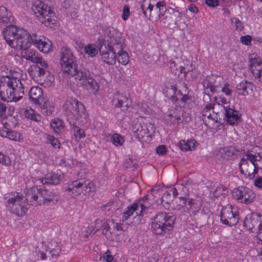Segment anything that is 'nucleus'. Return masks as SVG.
I'll return each mask as SVG.
<instances>
[{
  "instance_id": "nucleus-1",
  "label": "nucleus",
  "mask_w": 262,
  "mask_h": 262,
  "mask_svg": "<svg viewBox=\"0 0 262 262\" xmlns=\"http://www.w3.org/2000/svg\"><path fill=\"white\" fill-rule=\"evenodd\" d=\"M3 34L7 43L13 49H26L32 43L46 54L52 49V43L48 38L36 34L31 35L26 30L15 25L7 26L4 29Z\"/></svg>"
},
{
  "instance_id": "nucleus-2",
  "label": "nucleus",
  "mask_w": 262,
  "mask_h": 262,
  "mask_svg": "<svg viewBox=\"0 0 262 262\" xmlns=\"http://www.w3.org/2000/svg\"><path fill=\"white\" fill-rule=\"evenodd\" d=\"M24 84L13 76H6L0 80V98L7 102H17L24 95Z\"/></svg>"
},
{
  "instance_id": "nucleus-3",
  "label": "nucleus",
  "mask_w": 262,
  "mask_h": 262,
  "mask_svg": "<svg viewBox=\"0 0 262 262\" xmlns=\"http://www.w3.org/2000/svg\"><path fill=\"white\" fill-rule=\"evenodd\" d=\"M62 108L70 124L78 123L82 125L88 121V114L84 106L76 98H68L63 102Z\"/></svg>"
},
{
  "instance_id": "nucleus-4",
  "label": "nucleus",
  "mask_w": 262,
  "mask_h": 262,
  "mask_svg": "<svg viewBox=\"0 0 262 262\" xmlns=\"http://www.w3.org/2000/svg\"><path fill=\"white\" fill-rule=\"evenodd\" d=\"M26 197L17 192H11L5 196V204L8 210L17 216H23L28 211L27 190Z\"/></svg>"
},
{
  "instance_id": "nucleus-5",
  "label": "nucleus",
  "mask_w": 262,
  "mask_h": 262,
  "mask_svg": "<svg viewBox=\"0 0 262 262\" xmlns=\"http://www.w3.org/2000/svg\"><path fill=\"white\" fill-rule=\"evenodd\" d=\"M174 220L175 217L171 213L160 212L152 219L151 231L157 235H163L172 229Z\"/></svg>"
},
{
  "instance_id": "nucleus-6",
  "label": "nucleus",
  "mask_w": 262,
  "mask_h": 262,
  "mask_svg": "<svg viewBox=\"0 0 262 262\" xmlns=\"http://www.w3.org/2000/svg\"><path fill=\"white\" fill-rule=\"evenodd\" d=\"M27 196L33 205H40L45 203L55 204L60 199L59 195L47 189H40L32 187L27 189Z\"/></svg>"
},
{
  "instance_id": "nucleus-7",
  "label": "nucleus",
  "mask_w": 262,
  "mask_h": 262,
  "mask_svg": "<svg viewBox=\"0 0 262 262\" xmlns=\"http://www.w3.org/2000/svg\"><path fill=\"white\" fill-rule=\"evenodd\" d=\"M142 12L147 18H160L166 11V4L163 0H143L140 6Z\"/></svg>"
},
{
  "instance_id": "nucleus-8",
  "label": "nucleus",
  "mask_w": 262,
  "mask_h": 262,
  "mask_svg": "<svg viewBox=\"0 0 262 262\" xmlns=\"http://www.w3.org/2000/svg\"><path fill=\"white\" fill-rule=\"evenodd\" d=\"M105 33L110 38L108 41L116 45L118 62L122 65H127L129 61V57L127 52L123 50L124 45L121 42V33L113 27L107 28Z\"/></svg>"
},
{
  "instance_id": "nucleus-9",
  "label": "nucleus",
  "mask_w": 262,
  "mask_h": 262,
  "mask_svg": "<svg viewBox=\"0 0 262 262\" xmlns=\"http://www.w3.org/2000/svg\"><path fill=\"white\" fill-rule=\"evenodd\" d=\"M255 160L256 159L254 154L249 152L241 159L238 164L239 170L245 178L253 179L258 173L259 165L256 164Z\"/></svg>"
},
{
  "instance_id": "nucleus-10",
  "label": "nucleus",
  "mask_w": 262,
  "mask_h": 262,
  "mask_svg": "<svg viewBox=\"0 0 262 262\" xmlns=\"http://www.w3.org/2000/svg\"><path fill=\"white\" fill-rule=\"evenodd\" d=\"M32 10L40 21L46 26L52 27L51 25L55 23V13L43 2L41 1L35 2L33 5Z\"/></svg>"
},
{
  "instance_id": "nucleus-11",
  "label": "nucleus",
  "mask_w": 262,
  "mask_h": 262,
  "mask_svg": "<svg viewBox=\"0 0 262 262\" xmlns=\"http://www.w3.org/2000/svg\"><path fill=\"white\" fill-rule=\"evenodd\" d=\"M94 188V184L90 180L80 179L71 182L66 188V191L76 196L81 193L89 194Z\"/></svg>"
},
{
  "instance_id": "nucleus-12",
  "label": "nucleus",
  "mask_w": 262,
  "mask_h": 262,
  "mask_svg": "<svg viewBox=\"0 0 262 262\" xmlns=\"http://www.w3.org/2000/svg\"><path fill=\"white\" fill-rule=\"evenodd\" d=\"M221 221L226 225L232 226L238 222L239 213L236 206L228 205L222 208L221 212Z\"/></svg>"
},
{
  "instance_id": "nucleus-13",
  "label": "nucleus",
  "mask_w": 262,
  "mask_h": 262,
  "mask_svg": "<svg viewBox=\"0 0 262 262\" xmlns=\"http://www.w3.org/2000/svg\"><path fill=\"white\" fill-rule=\"evenodd\" d=\"M60 64L64 72L70 74L77 68L76 61L72 51L66 47L61 51Z\"/></svg>"
},
{
  "instance_id": "nucleus-14",
  "label": "nucleus",
  "mask_w": 262,
  "mask_h": 262,
  "mask_svg": "<svg viewBox=\"0 0 262 262\" xmlns=\"http://www.w3.org/2000/svg\"><path fill=\"white\" fill-rule=\"evenodd\" d=\"M232 196L238 202L249 204L253 202L256 198V194L251 189L241 186L234 188L232 192Z\"/></svg>"
},
{
  "instance_id": "nucleus-15",
  "label": "nucleus",
  "mask_w": 262,
  "mask_h": 262,
  "mask_svg": "<svg viewBox=\"0 0 262 262\" xmlns=\"http://www.w3.org/2000/svg\"><path fill=\"white\" fill-rule=\"evenodd\" d=\"M215 108L220 110L224 115V119L230 125L237 124L241 120V115L238 111L230 107L229 105H222L219 103L215 104Z\"/></svg>"
},
{
  "instance_id": "nucleus-16",
  "label": "nucleus",
  "mask_w": 262,
  "mask_h": 262,
  "mask_svg": "<svg viewBox=\"0 0 262 262\" xmlns=\"http://www.w3.org/2000/svg\"><path fill=\"white\" fill-rule=\"evenodd\" d=\"M107 45L104 44L100 49V53L102 61L107 65H114L116 62L117 48L116 45L110 42Z\"/></svg>"
},
{
  "instance_id": "nucleus-17",
  "label": "nucleus",
  "mask_w": 262,
  "mask_h": 262,
  "mask_svg": "<svg viewBox=\"0 0 262 262\" xmlns=\"http://www.w3.org/2000/svg\"><path fill=\"white\" fill-rule=\"evenodd\" d=\"M15 49V50H24L21 52L22 57L26 59L27 60L30 61L34 63L37 64L35 66V68L37 70V68L36 66H39L40 67H48V62L44 59L38 53L37 51L34 49Z\"/></svg>"
},
{
  "instance_id": "nucleus-18",
  "label": "nucleus",
  "mask_w": 262,
  "mask_h": 262,
  "mask_svg": "<svg viewBox=\"0 0 262 262\" xmlns=\"http://www.w3.org/2000/svg\"><path fill=\"white\" fill-rule=\"evenodd\" d=\"M220 113V110L215 108V104H207L202 111L203 119L206 125L209 127L213 126L217 122L219 114Z\"/></svg>"
},
{
  "instance_id": "nucleus-19",
  "label": "nucleus",
  "mask_w": 262,
  "mask_h": 262,
  "mask_svg": "<svg viewBox=\"0 0 262 262\" xmlns=\"http://www.w3.org/2000/svg\"><path fill=\"white\" fill-rule=\"evenodd\" d=\"M249 67L251 72L255 78H259L262 82V60L259 56L255 53L249 55Z\"/></svg>"
},
{
  "instance_id": "nucleus-20",
  "label": "nucleus",
  "mask_w": 262,
  "mask_h": 262,
  "mask_svg": "<svg viewBox=\"0 0 262 262\" xmlns=\"http://www.w3.org/2000/svg\"><path fill=\"white\" fill-rule=\"evenodd\" d=\"M139 207L141 208V210L137 214L140 216H143L146 211L147 205L145 203H142L141 202L135 203L127 208L126 211L124 213L122 219L123 221L127 220L130 216L133 215L134 212L137 211Z\"/></svg>"
},
{
  "instance_id": "nucleus-21",
  "label": "nucleus",
  "mask_w": 262,
  "mask_h": 262,
  "mask_svg": "<svg viewBox=\"0 0 262 262\" xmlns=\"http://www.w3.org/2000/svg\"><path fill=\"white\" fill-rule=\"evenodd\" d=\"M37 68L38 76L40 78L41 80H43V83L47 86H50L53 85L54 83L55 78L53 74H52L49 71V64L48 67H40L39 66H36Z\"/></svg>"
},
{
  "instance_id": "nucleus-22",
  "label": "nucleus",
  "mask_w": 262,
  "mask_h": 262,
  "mask_svg": "<svg viewBox=\"0 0 262 262\" xmlns=\"http://www.w3.org/2000/svg\"><path fill=\"white\" fill-rule=\"evenodd\" d=\"M30 101L36 105H40L44 100L43 91L39 86H33L29 91Z\"/></svg>"
},
{
  "instance_id": "nucleus-23",
  "label": "nucleus",
  "mask_w": 262,
  "mask_h": 262,
  "mask_svg": "<svg viewBox=\"0 0 262 262\" xmlns=\"http://www.w3.org/2000/svg\"><path fill=\"white\" fill-rule=\"evenodd\" d=\"M63 178V175L61 171L59 172H51L47 174L43 178L39 179L37 181L42 184L57 185Z\"/></svg>"
},
{
  "instance_id": "nucleus-24",
  "label": "nucleus",
  "mask_w": 262,
  "mask_h": 262,
  "mask_svg": "<svg viewBox=\"0 0 262 262\" xmlns=\"http://www.w3.org/2000/svg\"><path fill=\"white\" fill-rule=\"evenodd\" d=\"M112 103L115 108L122 107L124 109L127 110L130 105V102L126 96L116 93L114 94V98L112 100Z\"/></svg>"
},
{
  "instance_id": "nucleus-25",
  "label": "nucleus",
  "mask_w": 262,
  "mask_h": 262,
  "mask_svg": "<svg viewBox=\"0 0 262 262\" xmlns=\"http://www.w3.org/2000/svg\"><path fill=\"white\" fill-rule=\"evenodd\" d=\"M70 75L74 77L77 84L80 85L91 76L89 70L86 69H82L80 70H78L77 68L75 69L73 73L72 72Z\"/></svg>"
},
{
  "instance_id": "nucleus-26",
  "label": "nucleus",
  "mask_w": 262,
  "mask_h": 262,
  "mask_svg": "<svg viewBox=\"0 0 262 262\" xmlns=\"http://www.w3.org/2000/svg\"><path fill=\"white\" fill-rule=\"evenodd\" d=\"M253 88V83L247 80H243L236 87L237 93L244 96L252 93Z\"/></svg>"
},
{
  "instance_id": "nucleus-27",
  "label": "nucleus",
  "mask_w": 262,
  "mask_h": 262,
  "mask_svg": "<svg viewBox=\"0 0 262 262\" xmlns=\"http://www.w3.org/2000/svg\"><path fill=\"white\" fill-rule=\"evenodd\" d=\"M81 86H83L86 90L90 91L91 93L95 94L99 89V86L98 83L94 79L92 76L85 81Z\"/></svg>"
},
{
  "instance_id": "nucleus-28",
  "label": "nucleus",
  "mask_w": 262,
  "mask_h": 262,
  "mask_svg": "<svg viewBox=\"0 0 262 262\" xmlns=\"http://www.w3.org/2000/svg\"><path fill=\"white\" fill-rule=\"evenodd\" d=\"M47 243L48 255H50L52 257L58 256L61 251L58 242L56 241L52 240L50 242H47Z\"/></svg>"
},
{
  "instance_id": "nucleus-29",
  "label": "nucleus",
  "mask_w": 262,
  "mask_h": 262,
  "mask_svg": "<svg viewBox=\"0 0 262 262\" xmlns=\"http://www.w3.org/2000/svg\"><path fill=\"white\" fill-rule=\"evenodd\" d=\"M233 149L231 147H224L219 149L217 156L225 160H228L234 156Z\"/></svg>"
},
{
  "instance_id": "nucleus-30",
  "label": "nucleus",
  "mask_w": 262,
  "mask_h": 262,
  "mask_svg": "<svg viewBox=\"0 0 262 262\" xmlns=\"http://www.w3.org/2000/svg\"><path fill=\"white\" fill-rule=\"evenodd\" d=\"M25 116L32 120L39 122L41 120V116L31 107H27L24 111Z\"/></svg>"
},
{
  "instance_id": "nucleus-31",
  "label": "nucleus",
  "mask_w": 262,
  "mask_h": 262,
  "mask_svg": "<svg viewBox=\"0 0 262 262\" xmlns=\"http://www.w3.org/2000/svg\"><path fill=\"white\" fill-rule=\"evenodd\" d=\"M196 141L193 139L181 140L179 143V147L182 150H192L196 147Z\"/></svg>"
},
{
  "instance_id": "nucleus-32",
  "label": "nucleus",
  "mask_w": 262,
  "mask_h": 262,
  "mask_svg": "<svg viewBox=\"0 0 262 262\" xmlns=\"http://www.w3.org/2000/svg\"><path fill=\"white\" fill-rule=\"evenodd\" d=\"M135 132H136V137L139 141L146 137L147 138L149 136V129L146 125L144 124L139 125Z\"/></svg>"
},
{
  "instance_id": "nucleus-33",
  "label": "nucleus",
  "mask_w": 262,
  "mask_h": 262,
  "mask_svg": "<svg viewBox=\"0 0 262 262\" xmlns=\"http://www.w3.org/2000/svg\"><path fill=\"white\" fill-rule=\"evenodd\" d=\"M218 79L220 88H222L221 92L224 93L226 96L231 97L233 93L231 85L228 83L225 82L221 77H218Z\"/></svg>"
},
{
  "instance_id": "nucleus-34",
  "label": "nucleus",
  "mask_w": 262,
  "mask_h": 262,
  "mask_svg": "<svg viewBox=\"0 0 262 262\" xmlns=\"http://www.w3.org/2000/svg\"><path fill=\"white\" fill-rule=\"evenodd\" d=\"M187 205V209L191 214L195 215L200 209V204L192 199L188 201Z\"/></svg>"
},
{
  "instance_id": "nucleus-35",
  "label": "nucleus",
  "mask_w": 262,
  "mask_h": 262,
  "mask_svg": "<svg viewBox=\"0 0 262 262\" xmlns=\"http://www.w3.org/2000/svg\"><path fill=\"white\" fill-rule=\"evenodd\" d=\"M11 13L8 11L5 7H0V21L5 24H8L11 22Z\"/></svg>"
},
{
  "instance_id": "nucleus-36",
  "label": "nucleus",
  "mask_w": 262,
  "mask_h": 262,
  "mask_svg": "<svg viewBox=\"0 0 262 262\" xmlns=\"http://www.w3.org/2000/svg\"><path fill=\"white\" fill-rule=\"evenodd\" d=\"M38 254L40 255V258L42 259H45L47 258V253H48L47 242H42L39 244L36 248Z\"/></svg>"
},
{
  "instance_id": "nucleus-37",
  "label": "nucleus",
  "mask_w": 262,
  "mask_h": 262,
  "mask_svg": "<svg viewBox=\"0 0 262 262\" xmlns=\"http://www.w3.org/2000/svg\"><path fill=\"white\" fill-rule=\"evenodd\" d=\"M50 125L56 134H59L61 129L63 128V122L62 120L55 118L52 120Z\"/></svg>"
},
{
  "instance_id": "nucleus-38",
  "label": "nucleus",
  "mask_w": 262,
  "mask_h": 262,
  "mask_svg": "<svg viewBox=\"0 0 262 262\" xmlns=\"http://www.w3.org/2000/svg\"><path fill=\"white\" fill-rule=\"evenodd\" d=\"M110 141L116 146H120L124 142L123 138L119 134L115 133L108 135Z\"/></svg>"
},
{
  "instance_id": "nucleus-39",
  "label": "nucleus",
  "mask_w": 262,
  "mask_h": 262,
  "mask_svg": "<svg viewBox=\"0 0 262 262\" xmlns=\"http://www.w3.org/2000/svg\"><path fill=\"white\" fill-rule=\"evenodd\" d=\"M40 107L44 110V113L46 115H50L52 114L54 107L48 99L45 100L44 98L43 101L39 105Z\"/></svg>"
},
{
  "instance_id": "nucleus-40",
  "label": "nucleus",
  "mask_w": 262,
  "mask_h": 262,
  "mask_svg": "<svg viewBox=\"0 0 262 262\" xmlns=\"http://www.w3.org/2000/svg\"><path fill=\"white\" fill-rule=\"evenodd\" d=\"M84 52L89 56L95 57L98 53L97 46L95 44H88L84 47Z\"/></svg>"
},
{
  "instance_id": "nucleus-41",
  "label": "nucleus",
  "mask_w": 262,
  "mask_h": 262,
  "mask_svg": "<svg viewBox=\"0 0 262 262\" xmlns=\"http://www.w3.org/2000/svg\"><path fill=\"white\" fill-rule=\"evenodd\" d=\"M147 262H173V258L171 256L163 258L158 254H154L148 258Z\"/></svg>"
},
{
  "instance_id": "nucleus-42",
  "label": "nucleus",
  "mask_w": 262,
  "mask_h": 262,
  "mask_svg": "<svg viewBox=\"0 0 262 262\" xmlns=\"http://www.w3.org/2000/svg\"><path fill=\"white\" fill-rule=\"evenodd\" d=\"M6 138L15 141H20L23 139L22 135L17 132L9 130Z\"/></svg>"
},
{
  "instance_id": "nucleus-43",
  "label": "nucleus",
  "mask_w": 262,
  "mask_h": 262,
  "mask_svg": "<svg viewBox=\"0 0 262 262\" xmlns=\"http://www.w3.org/2000/svg\"><path fill=\"white\" fill-rule=\"evenodd\" d=\"M73 126L72 129L73 130L74 136L79 139L84 138L85 137V134L83 129L80 128L77 126L76 124H72Z\"/></svg>"
},
{
  "instance_id": "nucleus-44",
  "label": "nucleus",
  "mask_w": 262,
  "mask_h": 262,
  "mask_svg": "<svg viewBox=\"0 0 262 262\" xmlns=\"http://www.w3.org/2000/svg\"><path fill=\"white\" fill-rule=\"evenodd\" d=\"M245 225L249 229L254 228L258 224L257 219H254L251 216H247L244 220Z\"/></svg>"
},
{
  "instance_id": "nucleus-45",
  "label": "nucleus",
  "mask_w": 262,
  "mask_h": 262,
  "mask_svg": "<svg viewBox=\"0 0 262 262\" xmlns=\"http://www.w3.org/2000/svg\"><path fill=\"white\" fill-rule=\"evenodd\" d=\"M47 143L51 144L54 148H59L60 143L58 140L53 136L47 135Z\"/></svg>"
},
{
  "instance_id": "nucleus-46",
  "label": "nucleus",
  "mask_w": 262,
  "mask_h": 262,
  "mask_svg": "<svg viewBox=\"0 0 262 262\" xmlns=\"http://www.w3.org/2000/svg\"><path fill=\"white\" fill-rule=\"evenodd\" d=\"M231 24L235 26V30L240 31L244 28L243 23L236 17H232L231 18Z\"/></svg>"
},
{
  "instance_id": "nucleus-47",
  "label": "nucleus",
  "mask_w": 262,
  "mask_h": 262,
  "mask_svg": "<svg viewBox=\"0 0 262 262\" xmlns=\"http://www.w3.org/2000/svg\"><path fill=\"white\" fill-rule=\"evenodd\" d=\"M218 77L213 84L209 82L207 85V89H209L211 93H216L218 92L220 88V84L218 81Z\"/></svg>"
},
{
  "instance_id": "nucleus-48",
  "label": "nucleus",
  "mask_w": 262,
  "mask_h": 262,
  "mask_svg": "<svg viewBox=\"0 0 262 262\" xmlns=\"http://www.w3.org/2000/svg\"><path fill=\"white\" fill-rule=\"evenodd\" d=\"M218 77L213 84L209 82L207 85V89H209L211 93H216L218 92L220 88V84L218 81Z\"/></svg>"
},
{
  "instance_id": "nucleus-49",
  "label": "nucleus",
  "mask_w": 262,
  "mask_h": 262,
  "mask_svg": "<svg viewBox=\"0 0 262 262\" xmlns=\"http://www.w3.org/2000/svg\"><path fill=\"white\" fill-rule=\"evenodd\" d=\"M101 259L104 262H116V260L114 258L108 250L106 251L104 255L101 257Z\"/></svg>"
},
{
  "instance_id": "nucleus-50",
  "label": "nucleus",
  "mask_w": 262,
  "mask_h": 262,
  "mask_svg": "<svg viewBox=\"0 0 262 262\" xmlns=\"http://www.w3.org/2000/svg\"><path fill=\"white\" fill-rule=\"evenodd\" d=\"M169 90L171 91L173 93V95H172L170 98L171 101L173 102L177 101L178 99V96L182 95L181 92L178 90L177 88L174 86H172Z\"/></svg>"
},
{
  "instance_id": "nucleus-51",
  "label": "nucleus",
  "mask_w": 262,
  "mask_h": 262,
  "mask_svg": "<svg viewBox=\"0 0 262 262\" xmlns=\"http://www.w3.org/2000/svg\"><path fill=\"white\" fill-rule=\"evenodd\" d=\"M172 201V199L171 196L170 192L166 191L164 192L161 198V202L162 203H165V204H169Z\"/></svg>"
},
{
  "instance_id": "nucleus-52",
  "label": "nucleus",
  "mask_w": 262,
  "mask_h": 262,
  "mask_svg": "<svg viewBox=\"0 0 262 262\" xmlns=\"http://www.w3.org/2000/svg\"><path fill=\"white\" fill-rule=\"evenodd\" d=\"M0 164L8 166L10 164L9 158L0 151Z\"/></svg>"
},
{
  "instance_id": "nucleus-53",
  "label": "nucleus",
  "mask_w": 262,
  "mask_h": 262,
  "mask_svg": "<svg viewBox=\"0 0 262 262\" xmlns=\"http://www.w3.org/2000/svg\"><path fill=\"white\" fill-rule=\"evenodd\" d=\"M240 40L243 45L249 46L251 43L252 37L249 35L242 36L240 38Z\"/></svg>"
},
{
  "instance_id": "nucleus-54",
  "label": "nucleus",
  "mask_w": 262,
  "mask_h": 262,
  "mask_svg": "<svg viewBox=\"0 0 262 262\" xmlns=\"http://www.w3.org/2000/svg\"><path fill=\"white\" fill-rule=\"evenodd\" d=\"M7 107L5 104L0 102V119L5 118Z\"/></svg>"
},
{
  "instance_id": "nucleus-55",
  "label": "nucleus",
  "mask_w": 262,
  "mask_h": 262,
  "mask_svg": "<svg viewBox=\"0 0 262 262\" xmlns=\"http://www.w3.org/2000/svg\"><path fill=\"white\" fill-rule=\"evenodd\" d=\"M166 120L170 122L171 124L175 123L176 122L180 119V117L177 115L173 116V114H169L166 116Z\"/></svg>"
},
{
  "instance_id": "nucleus-56",
  "label": "nucleus",
  "mask_w": 262,
  "mask_h": 262,
  "mask_svg": "<svg viewBox=\"0 0 262 262\" xmlns=\"http://www.w3.org/2000/svg\"><path fill=\"white\" fill-rule=\"evenodd\" d=\"M226 190L224 187L222 186L217 187L216 189L213 192V195L215 197H219L221 195L224 193V192Z\"/></svg>"
},
{
  "instance_id": "nucleus-57",
  "label": "nucleus",
  "mask_w": 262,
  "mask_h": 262,
  "mask_svg": "<svg viewBox=\"0 0 262 262\" xmlns=\"http://www.w3.org/2000/svg\"><path fill=\"white\" fill-rule=\"evenodd\" d=\"M129 15V9L127 6H125L123 8V13L121 17L124 20H126L128 19Z\"/></svg>"
},
{
  "instance_id": "nucleus-58",
  "label": "nucleus",
  "mask_w": 262,
  "mask_h": 262,
  "mask_svg": "<svg viewBox=\"0 0 262 262\" xmlns=\"http://www.w3.org/2000/svg\"><path fill=\"white\" fill-rule=\"evenodd\" d=\"M157 153L160 155H163L166 152V147L164 145H160L156 148Z\"/></svg>"
},
{
  "instance_id": "nucleus-59",
  "label": "nucleus",
  "mask_w": 262,
  "mask_h": 262,
  "mask_svg": "<svg viewBox=\"0 0 262 262\" xmlns=\"http://www.w3.org/2000/svg\"><path fill=\"white\" fill-rule=\"evenodd\" d=\"M254 156L256 157V160H255V162L256 164H258V162L260 163V165H259V169H262V152L254 154Z\"/></svg>"
},
{
  "instance_id": "nucleus-60",
  "label": "nucleus",
  "mask_w": 262,
  "mask_h": 262,
  "mask_svg": "<svg viewBox=\"0 0 262 262\" xmlns=\"http://www.w3.org/2000/svg\"><path fill=\"white\" fill-rule=\"evenodd\" d=\"M206 4L209 7H214L219 5V0H205Z\"/></svg>"
},
{
  "instance_id": "nucleus-61",
  "label": "nucleus",
  "mask_w": 262,
  "mask_h": 262,
  "mask_svg": "<svg viewBox=\"0 0 262 262\" xmlns=\"http://www.w3.org/2000/svg\"><path fill=\"white\" fill-rule=\"evenodd\" d=\"M9 129L6 127H0V136L6 138Z\"/></svg>"
},
{
  "instance_id": "nucleus-62",
  "label": "nucleus",
  "mask_w": 262,
  "mask_h": 262,
  "mask_svg": "<svg viewBox=\"0 0 262 262\" xmlns=\"http://www.w3.org/2000/svg\"><path fill=\"white\" fill-rule=\"evenodd\" d=\"M254 185L258 188H262V177L256 178L254 181Z\"/></svg>"
},
{
  "instance_id": "nucleus-63",
  "label": "nucleus",
  "mask_w": 262,
  "mask_h": 262,
  "mask_svg": "<svg viewBox=\"0 0 262 262\" xmlns=\"http://www.w3.org/2000/svg\"><path fill=\"white\" fill-rule=\"evenodd\" d=\"M227 262H249L248 259H237L235 258H229L227 260Z\"/></svg>"
},
{
  "instance_id": "nucleus-64",
  "label": "nucleus",
  "mask_w": 262,
  "mask_h": 262,
  "mask_svg": "<svg viewBox=\"0 0 262 262\" xmlns=\"http://www.w3.org/2000/svg\"><path fill=\"white\" fill-rule=\"evenodd\" d=\"M188 9L193 13H197L198 12V8L193 4H190L188 6Z\"/></svg>"
}]
</instances>
